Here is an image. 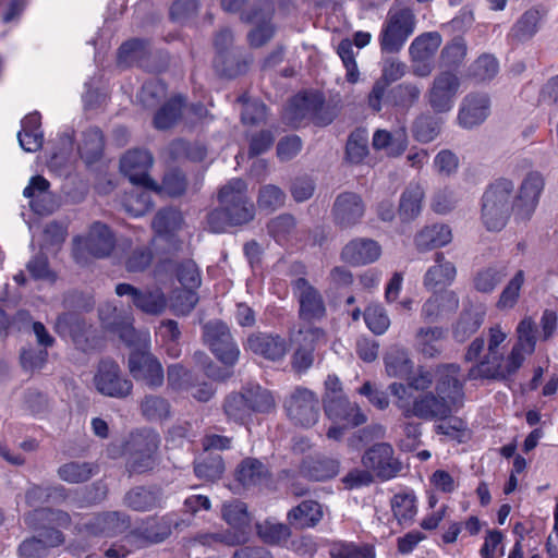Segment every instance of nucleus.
Wrapping results in <instances>:
<instances>
[{"label": "nucleus", "mask_w": 558, "mask_h": 558, "mask_svg": "<svg viewBox=\"0 0 558 558\" xmlns=\"http://www.w3.org/2000/svg\"><path fill=\"white\" fill-rule=\"evenodd\" d=\"M544 180L538 172H530L521 183L519 193L513 196L514 184L508 179L492 183L482 196L481 220L488 231L502 230L511 213L520 221L531 219L538 204Z\"/></svg>", "instance_id": "1"}, {"label": "nucleus", "mask_w": 558, "mask_h": 558, "mask_svg": "<svg viewBox=\"0 0 558 558\" xmlns=\"http://www.w3.org/2000/svg\"><path fill=\"white\" fill-rule=\"evenodd\" d=\"M217 198L219 207L207 215V223L213 232L219 233L229 226H242L254 219L255 205L244 180H229L218 190Z\"/></svg>", "instance_id": "2"}, {"label": "nucleus", "mask_w": 558, "mask_h": 558, "mask_svg": "<svg viewBox=\"0 0 558 558\" xmlns=\"http://www.w3.org/2000/svg\"><path fill=\"white\" fill-rule=\"evenodd\" d=\"M415 28V15L410 8H391L380 33V48L386 53L401 50Z\"/></svg>", "instance_id": "3"}, {"label": "nucleus", "mask_w": 558, "mask_h": 558, "mask_svg": "<svg viewBox=\"0 0 558 558\" xmlns=\"http://www.w3.org/2000/svg\"><path fill=\"white\" fill-rule=\"evenodd\" d=\"M128 368L131 376L150 389L163 385L165 374L160 361L150 352L149 341L144 340L142 345L133 349L128 357Z\"/></svg>", "instance_id": "4"}, {"label": "nucleus", "mask_w": 558, "mask_h": 558, "mask_svg": "<svg viewBox=\"0 0 558 558\" xmlns=\"http://www.w3.org/2000/svg\"><path fill=\"white\" fill-rule=\"evenodd\" d=\"M203 341L223 365L233 366L240 356V350L226 323L219 319L203 325Z\"/></svg>", "instance_id": "5"}, {"label": "nucleus", "mask_w": 558, "mask_h": 558, "mask_svg": "<svg viewBox=\"0 0 558 558\" xmlns=\"http://www.w3.org/2000/svg\"><path fill=\"white\" fill-rule=\"evenodd\" d=\"M158 447L159 437L154 432L146 430L133 436L129 444L126 470L136 474L153 470L157 464Z\"/></svg>", "instance_id": "6"}, {"label": "nucleus", "mask_w": 558, "mask_h": 558, "mask_svg": "<svg viewBox=\"0 0 558 558\" xmlns=\"http://www.w3.org/2000/svg\"><path fill=\"white\" fill-rule=\"evenodd\" d=\"M93 381L99 393L111 398H126L133 389L132 381L122 375L119 364L112 359L99 361Z\"/></svg>", "instance_id": "7"}, {"label": "nucleus", "mask_w": 558, "mask_h": 558, "mask_svg": "<svg viewBox=\"0 0 558 558\" xmlns=\"http://www.w3.org/2000/svg\"><path fill=\"white\" fill-rule=\"evenodd\" d=\"M363 466L381 481L396 477L402 470L401 461L395 456L392 446L388 442H377L362 456Z\"/></svg>", "instance_id": "8"}, {"label": "nucleus", "mask_w": 558, "mask_h": 558, "mask_svg": "<svg viewBox=\"0 0 558 558\" xmlns=\"http://www.w3.org/2000/svg\"><path fill=\"white\" fill-rule=\"evenodd\" d=\"M400 411L405 418L441 421L451 415L452 408L445 398L433 391H426L414 397L411 404H400Z\"/></svg>", "instance_id": "9"}, {"label": "nucleus", "mask_w": 558, "mask_h": 558, "mask_svg": "<svg viewBox=\"0 0 558 558\" xmlns=\"http://www.w3.org/2000/svg\"><path fill=\"white\" fill-rule=\"evenodd\" d=\"M284 409L294 424L311 427L319 416V400L312 390L296 387L286 399Z\"/></svg>", "instance_id": "10"}, {"label": "nucleus", "mask_w": 558, "mask_h": 558, "mask_svg": "<svg viewBox=\"0 0 558 558\" xmlns=\"http://www.w3.org/2000/svg\"><path fill=\"white\" fill-rule=\"evenodd\" d=\"M119 296H129L138 311L153 316L162 314L167 308V298L159 287L138 289L130 283L116 286Z\"/></svg>", "instance_id": "11"}, {"label": "nucleus", "mask_w": 558, "mask_h": 558, "mask_svg": "<svg viewBox=\"0 0 558 558\" xmlns=\"http://www.w3.org/2000/svg\"><path fill=\"white\" fill-rule=\"evenodd\" d=\"M366 211V204L355 192L345 191L338 194L331 207L333 223L340 229H350L359 225Z\"/></svg>", "instance_id": "12"}, {"label": "nucleus", "mask_w": 558, "mask_h": 558, "mask_svg": "<svg viewBox=\"0 0 558 558\" xmlns=\"http://www.w3.org/2000/svg\"><path fill=\"white\" fill-rule=\"evenodd\" d=\"M461 367L456 363L439 364L435 368L436 393L445 398L452 409L462 407L464 384L459 379Z\"/></svg>", "instance_id": "13"}, {"label": "nucleus", "mask_w": 558, "mask_h": 558, "mask_svg": "<svg viewBox=\"0 0 558 558\" xmlns=\"http://www.w3.org/2000/svg\"><path fill=\"white\" fill-rule=\"evenodd\" d=\"M459 87L460 80L454 73L444 71L437 74L426 94L428 105L433 111L436 113L450 111Z\"/></svg>", "instance_id": "14"}, {"label": "nucleus", "mask_w": 558, "mask_h": 558, "mask_svg": "<svg viewBox=\"0 0 558 558\" xmlns=\"http://www.w3.org/2000/svg\"><path fill=\"white\" fill-rule=\"evenodd\" d=\"M53 328L59 336L69 337L76 349L83 352L94 349L90 338L92 326L77 313L69 311L60 314Z\"/></svg>", "instance_id": "15"}, {"label": "nucleus", "mask_w": 558, "mask_h": 558, "mask_svg": "<svg viewBox=\"0 0 558 558\" xmlns=\"http://www.w3.org/2000/svg\"><path fill=\"white\" fill-rule=\"evenodd\" d=\"M153 162L154 158L148 150L133 149L121 158L120 169L133 184L155 189V182L148 175Z\"/></svg>", "instance_id": "16"}, {"label": "nucleus", "mask_w": 558, "mask_h": 558, "mask_svg": "<svg viewBox=\"0 0 558 558\" xmlns=\"http://www.w3.org/2000/svg\"><path fill=\"white\" fill-rule=\"evenodd\" d=\"M536 327L530 317L522 319L517 327L518 341L512 347L505 363L514 375L522 366L525 354H532L536 344Z\"/></svg>", "instance_id": "17"}, {"label": "nucleus", "mask_w": 558, "mask_h": 558, "mask_svg": "<svg viewBox=\"0 0 558 558\" xmlns=\"http://www.w3.org/2000/svg\"><path fill=\"white\" fill-rule=\"evenodd\" d=\"M324 408L329 418L345 422L351 426H360L367 420L359 405L351 403L347 397L336 391L327 395Z\"/></svg>", "instance_id": "18"}, {"label": "nucleus", "mask_w": 558, "mask_h": 558, "mask_svg": "<svg viewBox=\"0 0 558 558\" xmlns=\"http://www.w3.org/2000/svg\"><path fill=\"white\" fill-rule=\"evenodd\" d=\"M490 100L486 94L466 95L458 113V123L466 130L481 125L489 116Z\"/></svg>", "instance_id": "19"}, {"label": "nucleus", "mask_w": 558, "mask_h": 558, "mask_svg": "<svg viewBox=\"0 0 558 558\" xmlns=\"http://www.w3.org/2000/svg\"><path fill=\"white\" fill-rule=\"evenodd\" d=\"M292 288L300 302L302 318L311 320L325 315L326 308L320 293L305 278L294 280Z\"/></svg>", "instance_id": "20"}, {"label": "nucleus", "mask_w": 558, "mask_h": 558, "mask_svg": "<svg viewBox=\"0 0 558 558\" xmlns=\"http://www.w3.org/2000/svg\"><path fill=\"white\" fill-rule=\"evenodd\" d=\"M163 490L158 485L135 486L128 490L123 497V506L137 511L147 512L161 507Z\"/></svg>", "instance_id": "21"}, {"label": "nucleus", "mask_w": 558, "mask_h": 558, "mask_svg": "<svg viewBox=\"0 0 558 558\" xmlns=\"http://www.w3.org/2000/svg\"><path fill=\"white\" fill-rule=\"evenodd\" d=\"M131 525L129 514L121 511L102 512L92 518L85 529L93 535L116 536L125 532Z\"/></svg>", "instance_id": "22"}, {"label": "nucleus", "mask_w": 558, "mask_h": 558, "mask_svg": "<svg viewBox=\"0 0 558 558\" xmlns=\"http://www.w3.org/2000/svg\"><path fill=\"white\" fill-rule=\"evenodd\" d=\"M381 254L380 245L373 239L356 238L344 245L341 258L353 266L374 263Z\"/></svg>", "instance_id": "23"}, {"label": "nucleus", "mask_w": 558, "mask_h": 558, "mask_svg": "<svg viewBox=\"0 0 558 558\" xmlns=\"http://www.w3.org/2000/svg\"><path fill=\"white\" fill-rule=\"evenodd\" d=\"M324 98L320 94H305L295 96L284 110V119L296 126L305 118L314 119L322 110Z\"/></svg>", "instance_id": "24"}, {"label": "nucleus", "mask_w": 558, "mask_h": 558, "mask_svg": "<svg viewBox=\"0 0 558 558\" xmlns=\"http://www.w3.org/2000/svg\"><path fill=\"white\" fill-rule=\"evenodd\" d=\"M172 522L167 517H149L130 536L141 544H157L171 535Z\"/></svg>", "instance_id": "25"}, {"label": "nucleus", "mask_w": 558, "mask_h": 558, "mask_svg": "<svg viewBox=\"0 0 558 558\" xmlns=\"http://www.w3.org/2000/svg\"><path fill=\"white\" fill-rule=\"evenodd\" d=\"M84 246L95 257H107L116 246V238L107 225L94 222L85 239Z\"/></svg>", "instance_id": "26"}, {"label": "nucleus", "mask_w": 558, "mask_h": 558, "mask_svg": "<svg viewBox=\"0 0 558 558\" xmlns=\"http://www.w3.org/2000/svg\"><path fill=\"white\" fill-rule=\"evenodd\" d=\"M485 317V311L481 306L472 303L464 305L458 320L452 327V336L456 341L463 343L474 335L482 326Z\"/></svg>", "instance_id": "27"}, {"label": "nucleus", "mask_w": 558, "mask_h": 558, "mask_svg": "<svg viewBox=\"0 0 558 558\" xmlns=\"http://www.w3.org/2000/svg\"><path fill=\"white\" fill-rule=\"evenodd\" d=\"M247 347L255 354L271 361L281 360L287 353V342L280 336L254 333L247 338Z\"/></svg>", "instance_id": "28"}, {"label": "nucleus", "mask_w": 558, "mask_h": 558, "mask_svg": "<svg viewBox=\"0 0 558 558\" xmlns=\"http://www.w3.org/2000/svg\"><path fill=\"white\" fill-rule=\"evenodd\" d=\"M371 34L365 32H356L353 36V41L349 38L342 39L337 48V53L342 60L344 68L347 69V81L350 83H356L359 80V70L355 62V56L353 51V44L357 48H364L371 41Z\"/></svg>", "instance_id": "29"}, {"label": "nucleus", "mask_w": 558, "mask_h": 558, "mask_svg": "<svg viewBox=\"0 0 558 558\" xmlns=\"http://www.w3.org/2000/svg\"><path fill=\"white\" fill-rule=\"evenodd\" d=\"M235 480L244 487L259 486L270 478L268 468L258 459L244 458L235 469Z\"/></svg>", "instance_id": "30"}, {"label": "nucleus", "mask_w": 558, "mask_h": 558, "mask_svg": "<svg viewBox=\"0 0 558 558\" xmlns=\"http://www.w3.org/2000/svg\"><path fill=\"white\" fill-rule=\"evenodd\" d=\"M338 460L327 457H308L303 460L300 473L311 481H326L339 473Z\"/></svg>", "instance_id": "31"}, {"label": "nucleus", "mask_w": 558, "mask_h": 558, "mask_svg": "<svg viewBox=\"0 0 558 558\" xmlns=\"http://www.w3.org/2000/svg\"><path fill=\"white\" fill-rule=\"evenodd\" d=\"M151 53L150 41L142 38H133L123 43L118 51V62L123 66L137 64L147 66V59Z\"/></svg>", "instance_id": "32"}, {"label": "nucleus", "mask_w": 558, "mask_h": 558, "mask_svg": "<svg viewBox=\"0 0 558 558\" xmlns=\"http://www.w3.org/2000/svg\"><path fill=\"white\" fill-rule=\"evenodd\" d=\"M435 265L429 267L424 276V286L434 289L438 286H449L453 282L457 268L454 264L445 257L442 252L434 255Z\"/></svg>", "instance_id": "33"}, {"label": "nucleus", "mask_w": 558, "mask_h": 558, "mask_svg": "<svg viewBox=\"0 0 558 558\" xmlns=\"http://www.w3.org/2000/svg\"><path fill=\"white\" fill-rule=\"evenodd\" d=\"M215 72L228 80H233L244 73L248 69V62L243 57L240 49L226 51L225 53L215 54L213 60Z\"/></svg>", "instance_id": "34"}, {"label": "nucleus", "mask_w": 558, "mask_h": 558, "mask_svg": "<svg viewBox=\"0 0 558 558\" xmlns=\"http://www.w3.org/2000/svg\"><path fill=\"white\" fill-rule=\"evenodd\" d=\"M425 191L417 182H411L402 192L398 214L403 222L413 221L422 211Z\"/></svg>", "instance_id": "35"}, {"label": "nucleus", "mask_w": 558, "mask_h": 558, "mask_svg": "<svg viewBox=\"0 0 558 558\" xmlns=\"http://www.w3.org/2000/svg\"><path fill=\"white\" fill-rule=\"evenodd\" d=\"M322 518V506L315 500H304L287 514L289 525L300 530L317 525Z\"/></svg>", "instance_id": "36"}, {"label": "nucleus", "mask_w": 558, "mask_h": 558, "mask_svg": "<svg viewBox=\"0 0 558 558\" xmlns=\"http://www.w3.org/2000/svg\"><path fill=\"white\" fill-rule=\"evenodd\" d=\"M446 337L442 327H421L415 333L417 350L428 359L438 356L441 353L440 341Z\"/></svg>", "instance_id": "37"}, {"label": "nucleus", "mask_w": 558, "mask_h": 558, "mask_svg": "<svg viewBox=\"0 0 558 558\" xmlns=\"http://www.w3.org/2000/svg\"><path fill=\"white\" fill-rule=\"evenodd\" d=\"M452 239L451 230L446 225H433L421 230L414 239L418 251L425 252L448 244Z\"/></svg>", "instance_id": "38"}, {"label": "nucleus", "mask_w": 558, "mask_h": 558, "mask_svg": "<svg viewBox=\"0 0 558 558\" xmlns=\"http://www.w3.org/2000/svg\"><path fill=\"white\" fill-rule=\"evenodd\" d=\"M182 223L181 213L172 207L161 208L155 215L151 226L154 230L160 234L161 240L169 243H175L177 240L171 233L180 228Z\"/></svg>", "instance_id": "39"}, {"label": "nucleus", "mask_w": 558, "mask_h": 558, "mask_svg": "<svg viewBox=\"0 0 558 558\" xmlns=\"http://www.w3.org/2000/svg\"><path fill=\"white\" fill-rule=\"evenodd\" d=\"M225 470V461L219 453L208 452L194 462L195 475L206 482L220 480Z\"/></svg>", "instance_id": "40"}, {"label": "nucleus", "mask_w": 558, "mask_h": 558, "mask_svg": "<svg viewBox=\"0 0 558 558\" xmlns=\"http://www.w3.org/2000/svg\"><path fill=\"white\" fill-rule=\"evenodd\" d=\"M386 372L391 377L404 378L412 373L413 362L409 352L400 347H391L385 357Z\"/></svg>", "instance_id": "41"}, {"label": "nucleus", "mask_w": 558, "mask_h": 558, "mask_svg": "<svg viewBox=\"0 0 558 558\" xmlns=\"http://www.w3.org/2000/svg\"><path fill=\"white\" fill-rule=\"evenodd\" d=\"M104 145V136L98 128L85 131L82 142L78 144L81 158L88 165L96 162L102 155Z\"/></svg>", "instance_id": "42"}, {"label": "nucleus", "mask_w": 558, "mask_h": 558, "mask_svg": "<svg viewBox=\"0 0 558 558\" xmlns=\"http://www.w3.org/2000/svg\"><path fill=\"white\" fill-rule=\"evenodd\" d=\"M441 45V36L437 32L424 33L416 37L409 49L412 61L433 59Z\"/></svg>", "instance_id": "43"}, {"label": "nucleus", "mask_w": 558, "mask_h": 558, "mask_svg": "<svg viewBox=\"0 0 558 558\" xmlns=\"http://www.w3.org/2000/svg\"><path fill=\"white\" fill-rule=\"evenodd\" d=\"M184 105V98L180 95L169 99L156 112L154 126L161 131L172 128L181 119Z\"/></svg>", "instance_id": "44"}, {"label": "nucleus", "mask_w": 558, "mask_h": 558, "mask_svg": "<svg viewBox=\"0 0 558 558\" xmlns=\"http://www.w3.org/2000/svg\"><path fill=\"white\" fill-rule=\"evenodd\" d=\"M222 519L234 530L233 531H246L251 524V515L247 512V506L245 502L233 499L229 502H225L221 509Z\"/></svg>", "instance_id": "45"}, {"label": "nucleus", "mask_w": 558, "mask_h": 558, "mask_svg": "<svg viewBox=\"0 0 558 558\" xmlns=\"http://www.w3.org/2000/svg\"><path fill=\"white\" fill-rule=\"evenodd\" d=\"M512 375V372H510L506 363L502 364L498 362L495 364L490 359L484 357L480 363L469 369L466 378L470 380L477 378L507 380Z\"/></svg>", "instance_id": "46"}, {"label": "nucleus", "mask_w": 558, "mask_h": 558, "mask_svg": "<svg viewBox=\"0 0 558 558\" xmlns=\"http://www.w3.org/2000/svg\"><path fill=\"white\" fill-rule=\"evenodd\" d=\"M373 147L386 150L389 156H399L407 147L405 135L401 131L392 134L385 130H377L373 136Z\"/></svg>", "instance_id": "47"}, {"label": "nucleus", "mask_w": 558, "mask_h": 558, "mask_svg": "<svg viewBox=\"0 0 558 558\" xmlns=\"http://www.w3.org/2000/svg\"><path fill=\"white\" fill-rule=\"evenodd\" d=\"M248 532L225 530L215 533H203L196 536V541L204 546H213L216 543L228 547H235L245 544L248 541Z\"/></svg>", "instance_id": "48"}, {"label": "nucleus", "mask_w": 558, "mask_h": 558, "mask_svg": "<svg viewBox=\"0 0 558 558\" xmlns=\"http://www.w3.org/2000/svg\"><path fill=\"white\" fill-rule=\"evenodd\" d=\"M236 101L242 105L241 122L244 125H259L267 120V107L257 99H251L246 94L238 97Z\"/></svg>", "instance_id": "49"}, {"label": "nucleus", "mask_w": 558, "mask_h": 558, "mask_svg": "<svg viewBox=\"0 0 558 558\" xmlns=\"http://www.w3.org/2000/svg\"><path fill=\"white\" fill-rule=\"evenodd\" d=\"M255 527L257 536L268 545H279L287 542L291 536L289 525L283 523L264 521L262 523H256Z\"/></svg>", "instance_id": "50"}, {"label": "nucleus", "mask_w": 558, "mask_h": 558, "mask_svg": "<svg viewBox=\"0 0 558 558\" xmlns=\"http://www.w3.org/2000/svg\"><path fill=\"white\" fill-rule=\"evenodd\" d=\"M57 474L60 480L70 484L84 483L93 476V464L71 461L59 466Z\"/></svg>", "instance_id": "51"}, {"label": "nucleus", "mask_w": 558, "mask_h": 558, "mask_svg": "<svg viewBox=\"0 0 558 558\" xmlns=\"http://www.w3.org/2000/svg\"><path fill=\"white\" fill-rule=\"evenodd\" d=\"M286 193L277 185L266 184L259 187L257 206L262 211L271 214L284 205Z\"/></svg>", "instance_id": "52"}, {"label": "nucleus", "mask_w": 558, "mask_h": 558, "mask_svg": "<svg viewBox=\"0 0 558 558\" xmlns=\"http://www.w3.org/2000/svg\"><path fill=\"white\" fill-rule=\"evenodd\" d=\"M538 22V11H526L511 28V32L509 34L510 38L521 43L529 40L537 32Z\"/></svg>", "instance_id": "53"}, {"label": "nucleus", "mask_w": 558, "mask_h": 558, "mask_svg": "<svg viewBox=\"0 0 558 558\" xmlns=\"http://www.w3.org/2000/svg\"><path fill=\"white\" fill-rule=\"evenodd\" d=\"M243 390L251 412L265 413L275 407V400L270 391L259 385H248Z\"/></svg>", "instance_id": "54"}, {"label": "nucleus", "mask_w": 558, "mask_h": 558, "mask_svg": "<svg viewBox=\"0 0 558 558\" xmlns=\"http://www.w3.org/2000/svg\"><path fill=\"white\" fill-rule=\"evenodd\" d=\"M154 260V253L149 245H137L126 255L124 267L128 272L136 274L147 270Z\"/></svg>", "instance_id": "55"}, {"label": "nucleus", "mask_w": 558, "mask_h": 558, "mask_svg": "<svg viewBox=\"0 0 558 558\" xmlns=\"http://www.w3.org/2000/svg\"><path fill=\"white\" fill-rule=\"evenodd\" d=\"M368 154V138L364 130L352 132L345 145V158L351 163H361Z\"/></svg>", "instance_id": "56"}, {"label": "nucleus", "mask_w": 558, "mask_h": 558, "mask_svg": "<svg viewBox=\"0 0 558 558\" xmlns=\"http://www.w3.org/2000/svg\"><path fill=\"white\" fill-rule=\"evenodd\" d=\"M329 554L330 558H375L373 546H359L348 542H335Z\"/></svg>", "instance_id": "57"}, {"label": "nucleus", "mask_w": 558, "mask_h": 558, "mask_svg": "<svg viewBox=\"0 0 558 558\" xmlns=\"http://www.w3.org/2000/svg\"><path fill=\"white\" fill-rule=\"evenodd\" d=\"M167 90L162 82L158 80H150L143 84L137 99L140 104L147 109L157 107L160 101L166 97Z\"/></svg>", "instance_id": "58"}, {"label": "nucleus", "mask_w": 558, "mask_h": 558, "mask_svg": "<svg viewBox=\"0 0 558 558\" xmlns=\"http://www.w3.org/2000/svg\"><path fill=\"white\" fill-rule=\"evenodd\" d=\"M223 410L229 418L236 422L244 421L252 413L244 390L228 395L225 399Z\"/></svg>", "instance_id": "59"}, {"label": "nucleus", "mask_w": 558, "mask_h": 558, "mask_svg": "<svg viewBox=\"0 0 558 558\" xmlns=\"http://www.w3.org/2000/svg\"><path fill=\"white\" fill-rule=\"evenodd\" d=\"M507 276L504 267H488L476 274L474 288L482 293H490Z\"/></svg>", "instance_id": "60"}, {"label": "nucleus", "mask_w": 558, "mask_h": 558, "mask_svg": "<svg viewBox=\"0 0 558 558\" xmlns=\"http://www.w3.org/2000/svg\"><path fill=\"white\" fill-rule=\"evenodd\" d=\"M296 228V220L293 215L284 213L272 219L267 223L268 233L276 241L287 240Z\"/></svg>", "instance_id": "61"}, {"label": "nucleus", "mask_w": 558, "mask_h": 558, "mask_svg": "<svg viewBox=\"0 0 558 558\" xmlns=\"http://www.w3.org/2000/svg\"><path fill=\"white\" fill-rule=\"evenodd\" d=\"M420 95L421 89L416 85L403 83L395 86L390 90L389 98L395 106L409 108L418 100Z\"/></svg>", "instance_id": "62"}, {"label": "nucleus", "mask_w": 558, "mask_h": 558, "mask_svg": "<svg viewBox=\"0 0 558 558\" xmlns=\"http://www.w3.org/2000/svg\"><path fill=\"white\" fill-rule=\"evenodd\" d=\"M466 56V45L461 37H454L440 53L441 63L447 68H458Z\"/></svg>", "instance_id": "63"}, {"label": "nucleus", "mask_w": 558, "mask_h": 558, "mask_svg": "<svg viewBox=\"0 0 558 558\" xmlns=\"http://www.w3.org/2000/svg\"><path fill=\"white\" fill-rule=\"evenodd\" d=\"M498 72V62L490 54L480 56L469 68V74L477 81L492 80Z\"/></svg>", "instance_id": "64"}]
</instances>
